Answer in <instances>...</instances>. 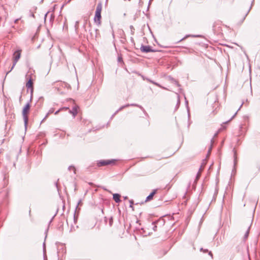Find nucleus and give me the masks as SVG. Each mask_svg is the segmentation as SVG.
<instances>
[{
  "mask_svg": "<svg viewBox=\"0 0 260 260\" xmlns=\"http://www.w3.org/2000/svg\"><path fill=\"white\" fill-rule=\"evenodd\" d=\"M102 9V4L98 3L96 8L95 14L94 18V21L98 25L101 24V11Z\"/></svg>",
  "mask_w": 260,
  "mask_h": 260,
  "instance_id": "obj_1",
  "label": "nucleus"
},
{
  "mask_svg": "<svg viewBox=\"0 0 260 260\" xmlns=\"http://www.w3.org/2000/svg\"><path fill=\"white\" fill-rule=\"evenodd\" d=\"M30 107V103H29V102H28L26 104L25 107L23 108V110H22V116H23V118L24 120V126H25V129H26V126H27V122H28V120L27 114L29 112Z\"/></svg>",
  "mask_w": 260,
  "mask_h": 260,
  "instance_id": "obj_2",
  "label": "nucleus"
},
{
  "mask_svg": "<svg viewBox=\"0 0 260 260\" xmlns=\"http://www.w3.org/2000/svg\"><path fill=\"white\" fill-rule=\"evenodd\" d=\"M116 161V159L100 160L97 161V166L100 167L109 165H114Z\"/></svg>",
  "mask_w": 260,
  "mask_h": 260,
  "instance_id": "obj_3",
  "label": "nucleus"
},
{
  "mask_svg": "<svg viewBox=\"0 0 260 260\" xmlns=\"http://www.w3.org/2000/svg\"><path fill=\"white\" fill-rule=\"evenodd\" d=\"M21 55V51L20 50H17L14 53V60H13V66L10 70V71L7 72V75L14 68L15 66L16 65L17 62L19 59Z\"/></svg>",
  "mask_w": 260,
  "mask_h": 260,
  "instance_id": "obj_4",
  "label": "nucleus"
},
{
  "mask_svg": "<svg viewBox=\"0 0 260 260\" xmlns=\"http://www.w3.org/2000/svg\"><path fill=\"white\" fill-rule=\"evenodd\" d=\"M140 50L142 52L148 53V52H153L155 51L152 49V47L150 46H145L142 45L140 47Z\"/></svg>",
  "mask_w": 260,
  "mask_h": 260,
  "instance_id": "obj_5",
  "label": "nucleus"
},
{
  "mask_svg": "<svg viewBox=\"0 0 260 260\" xmlns=\"http://www.w3.org/2000/svg\"><path fill=\"white\" fill-rule=\"evenodd\" d=\"M26 87L28 89H31V93L32 94V93L33 92V81H32V79H31V77H30L29 78L27 82H26Z\"/></svg>",
  "mask_w": 260,
  "mask_h": 260,
  "instance_id": "obj_6",
  "label": "nucleus"
},
{
  "mask_svg": "<svg viewBox=\"0 0 260 260\" xmlns=\"http://www.w3.org/2000/svg\"><path fill=\"white\" fill-rule=\"evenodd\" d=\"M79 108V107L78 106H75L72 110H70L69 112L70 113L72 114L74 117H75L77 113H78V109Z\"/></svg>",
  "mask_w": 260,
  "mask_h": 260,
  "instance_id": "obj_7",
  "label": "nucleus"
},
{
  "mask_svg": "<svg viewBox=\"0 0 260 260\" xmlns=\"http://www.w3.org/2000/svg\"><path fill=\"white\" fill-rule=\"evenodd\" d=\"M120 195L118 193H114L113 194V199L117 203H118L120 202Z\"/></svg>",
  "mask_w": 260,
  "mask_h": 260,
  "instance_id": "obj_8",
  "label": "nucleus"
},
{
  "mask_svg": "<svg viewBox=\"0 0 260 260\" xmlns=\"http://www.w3.org/2000/svg\"><path fill=\"white\" fill-rule=\"evenodd\" d=\"M156 190H154L146 199V202L150 201L153 198V197L155 194Z\"/></svg>",
  "mask_w": 260,
  "mask_h": 260,
  "instance_id": "obj_9",
  "label": "nucleus"
},
{
  "mask_svg": "<svg viewBox=\"0 0 260 260\" xmlns=\"http://www.w3.org/2000/svg\"><path fill=\"white\" fill-rule=\"evenodd\" d=\"M201 36L200 35H186L185 37H184L183 38H182L181 41L182 40H183L184 39H185L186 38H188V37H193V38H198V37H200Z\"/></svg>",
  "mask_w": 260,
  "mask_h": 260,
  "instance_id": "obj_10",
  "label": "nucleus"
},
{
  "mask_svg": "<svg viewBox=\"0 0 260 260\" xmlns=\"http://www.w3.org/2000/svg\"><path fill=\"white\" fill-rule=\"evenodd\" d=\"M129 106H135V107H139V108L142 109L144 112H145V110L144 109V108L141 106H140L139 105H138L136 104H129Z\"/></svg>",
  "mask_w": 260,
  "mask_h": 260,
  "instance_id": "obj_11",
  "label": "nucleus"
},
{
  "mask_svg": "<svg viewBox=\"0 0 260 260\" xmlns=\"http://www.w3.org/2000/svg\"><path fill=\"white\" fill-rule=\"evenodd\" d=\"M159 221H160V220H157L156 221H154L152 222V224L153 225V230L154 231H156V229H157V226L155 225L156 223H157L158 222H159Z\"/></svg>",
  "mask_w": 260,
  "mask_h": 260,
  "instance_id": "obj_12",
  "label": "nucleus"
},
{
  "mask_svg": "<svg viewBox=\"0 0 260 260\" xmlns=\"http://www.w3.org/2000/svg\"><path fill=\"white\" fill-rule=\"evenodd\" d=\"M218 135V132H217L216 133H215L214 135V137L211 140V145H212V144L214 143V141H213V139L214 138L217 137V136ZM211 148H212V145H211V147L209 150V151H210L211 149Z\"/></svg>",
  "mask_w": 260,
  "mask_h": 260,
  "instance_id": "obj_13",
  "label": "nucleus"
},
{
  "mask_svg": "<svg viewBox=\"0 0 260 260\" xmlns=\"http://www.w3.org/2000/svg\"><path fill=\"white\" fill-rule=\"evenodd\" d=\"M68 169L70 171L73 170V172H74V174L76 173V169H75L74 166H69V168H68Z\"/></svg>",
  "mask_w": 260,
  "mask_h": 260,
  "instance_id": "obj_14",
  "label": "nucleus"
},
{
  "mask_svg": "<svg viewBox=\"0 0 260 260\" xmlns=\"http://www.w3.org/2000/svg\"><path fill=\"white\" fill-rule=\"evenodd\" d=\"M173 83L176 85L178 87H179L180 86V84H179L178 82L176 80L174 79L173 78H172L171 79Z\"/></svg>",
  "mask_w": 260,
  "mask_h": 260,
  "instance_id": "obj_15",
  "label": "nucleus"
},
{
  "mask_svg": "<svg viewBox=\"0 0 260 260\" xmlns=\"http://www.w3.org/2000/svg\"><path fill=\"white\" fill-rule=\"evenodd\" d=\"M129 106V104H126L125 105H123L122 106H121V107H120L119 109H118V111H121L122 109H123L124 108H126V107H128Z\"/></svg>",
  "mask_w": 260,
  "mask_h": 260,
  "instance_id": "obj_16",
  "label": "nucleus"
},
{
  "mask_svg": "<svg viewBox=\"0 0 260 260\" xmlns=\"http://www.w3.org/2000/svg\"><path fill=\"white\" fill-rule=\"evenodd\" d=\"M253 2H254V0H252V3H251V6H250V8H249V10H248L247 12V13H246V14H245V16H244V19L245 18L246 16L247 15V14H248L249 13V12H250V10H251V8H252V5H253Z\"/></svg>",
  "mask_w": 260,
  "mask_h": 260,
  "instance_id": "obj_17",
  "label": "nucleus"
},
{
  "mask_svg": "<svg viewBox=\"0 0 260 260\" xmlns=\"http://www.w3.org/2000/svg\"><path fill=\"white\" fill-rule=\"evenodd\" d=\"M249 229H250V226L248 227V230H247L245 235H244V238H247L248 236V235H249Z\"/></svg>",
  "mask_w": 260,
  "mask_h": 260,
  "instance_id": "obj_18",
  "label": "nucleus"
},
{
  "mask_svg": "<svg viewBox=\"0 0 260 260\" xmlns=\"http://www.w3.org/2000/svg\"><path fill=\"white\" fill-rule=\"evenodd\" d=\"M201 172L199 171L196 176V181H197L199 179V178L201 176Z\"/></svg>",
  "mask_w": 260,
  "mask_h": 260,
  "instance_id": "obj_19",
  "label": "nucleus"
},
{
  "mask_svg": "<svg viewBox=\"0 0 260 260\" xmlns=\"http://www.w3.org/2000/svg\"><path fill=\"white\" fill-rule=\"evenodd\" d=\"M120 111H118V109L115 111V112L112 115L111 118H113Z\"/></svg>",
  "mask_w": 260,
  "mask_h": 260,
  "instance_id": "obj_20",
  "label": "nucleus"
},
{
  "mask_svg": "<svg viewBox=\"0 0 260 260\" xmlns=\"http://www.w3.org/2000/svg\"><path fill=\"white\" fill-rule=\"evenodd\" d=\"M118 62H122V58L121 56H119L118 57Z\"/></svg>",
  "mask_w": 260,
  "mask_h": 260,
  "instance_id": "obj_21",
  "label": "nucleus"
},
{
  "mask_svg": "<svg viewBox=\"0 0 260 260\" xmlns=\"http://www.w3.org/2000/svg\"><path fill=\"white\" fill-rule=\"evenodd\" d=\"M112 223H113V218L111 217L110 218V221H109V224L110 226L112 225Z\"/></svg>",
  "mask_w": 260,
  "mask_h": 260,
  "instance_id": "obj_22",
  "label": "nucleus"
},
{
  "mask_svg": "<svg viewBox=\"0 0 260 260\" xmlns=\"http://www.w3.org/2000/svg\"><path fill=\"white\" fill-rule=\"evenodd\" d=\"M81 202H82L81 200H80L78 201V204H77V205L76 206V209H78V206L81 204Z\"/></svg>",
  "mask_w": 260,
  "mask_h": 260,
  "instance_id": "obj_23",
  "label": "nucleus"
},
{
  "mask_svg": "<svg viewBox=\"0 0 260 260\" xmlns=\"http://www.w3.org/2000/svg\"><path fill=\"white\" fill-rule=\"evenodd\" d=\"M129 203H130V207H133V205L134 204L133 201V200L129 201Z\"/></svg>",
  "mask_w": 260,
  "mask_h": 260,
  "instance_id": "obj_24",
  "label": "nucleus"
},
{
  "mask_svg": "<svg viewBox=\"0 0 260 260\" xmlns=\"http://www.w3.org/2000/svg\"><path fill=\"white\" fill-rule=\"evenodd\" d=\"M200 250H201V251H203V252H208V249H203V248H201L200 249Z\"/></svg>",
  "mask_w": 260,
  "mask_h": 260,
  "instance_id": "obj_25",
  "label": "nucleus"
},
{
  "mask_svg": "<svg viewBox=\"0 0 260 260\" xmlns=\"http://www.w3.org/2000/svg\"><path fill=\"white\" fill-rule=\"evenodd\" d=\"M30 15L33 17H35V15H34V12H32L31 10L30 11Z\"/></svg>",
  "mask_w": 260,
  "mask_h": 260,
  "instance_id": "obj_26",
  "label": "nucleus"
},
{
  "mask_svg": "<svg viewBox=\"0 0 260 260\" xmlns=\"http://www.w3.org/2000/svg\"><path fill=\"white\" fill-rule=\"evenodd\" d=\"M236 152H235V153H234V163H235V164H236Z\"/></svg>",
  "mask_w": 260,
  "mask_h": 260,
  "instance_id": "obj_27",
  "label": "nucleus"
},
{
  "mask_svg": "<svg viewBox=\"0 0 260 260\" xmlns=\"http://www.w3.org/2000/svg\"><path fill=\"white\" fill-rule=\"evenodd\" d=\"M153 84H154V85H157V86H159V87H161V86L159 85V84L157 83L156 82H154V81L153 82Z\"/></svg>",
  "mask_w": 260,
  "mask_h": 260,
  "instance_id": "obj_28",
  "label": "nucleus"
},
{
  "mask_svg": "<svg viewBox=\"0 0 260 260\" xmlns=\"http://www.w3.org/2000/svg\"><path fill=\"white\" fill-rule=\"evenodd\" d=\"M146 80L149 81V82H151V83H153V82H154V81H152V80H150L149 79H148V78L146 79Z\"/></svg>",
  "mask_w": 260,
  "mask_h": 260,
  "instance_id": "obj_29",
  "label": "nucleus"
},
{
  "mask_svg": "<svg viewBox=\"0 0 260 260\" xmlns=\"http://www.w3.org/2000/svg\"><path fill=\"white\" fill-rule=\"evenodd\" d=\"M209 255H210L211 256V257L212 258L213 257V255H212V253L211 251H209V253H208Z\"/></svg>",
  "mask_w": 260,
  "mask_h": 260,
  "instance_id": "obj_30",
  "label": "nucleus"
},
{
  "mask_svg": "<svg viewBox=\"0 0 260 260\" xmlns=\"http://www.w3.org/2000/svg\"><path fill=\"white\" fill-rule=\"evenodd\" d=\"M131 41L133 43H134V39L133 37H131Z\"/></svg>",
  "mask_w": 260,
  "mask_h": 260,
  "instance_id": "obj_31",
  "label": "nucleus"
},
{
  "mask_svg": "<svg viewBox=\"0 0 260 260\" xmlns=\"http://www.w3.org/2000/svg\"><path fill=\"white\" fill-rule=\"evenodd\" d=\"M76 221H77V219L75 218V215H74V221L75 223H76Z\"/></svg>",
  "mask_w": 260,
  "mask_h": 260,
  "instance_id": "obj_32",
  "label": "nucleus"
},
{
  "mask_svg": "<svg viewBox=\"0 0 260 260\" xmlns=\"http://www.w3.org/2000/svg\"><path fill=\"white\" fill-rule=\"evenodd\" d=\"M131 30H134V28L133 25L130 26Z\"/></svg>",
  "mask_w": 260,
  "mask_h": 260,
  "instance_id": "obj_33",
  "label": "nucleus"
},
{
  "mask_svg": "<svg viewBox=\"0 0 260 260\" xmlns=\"http://www.w3.org/2000/svg\"><path fill=\"white\" fill-rule=\"evenodd\" d=\"M19 19H16L15 20V23H16L18 21H19Z\"/></svg>",
  "mask_w": 260,
  "mask_h": 260,
  "instance_id": "obj_34",
  "label": "nucleus"
},
{
  "mask_svg": "<svg viewBox=\"0 0 260 260\" xmlns=\"http://www.w3.org/2000/svg\"><path fill=\"white\" fill-rule=\"evenodd\" d=\"M237 112L235 113V114L233 116L231 119H233L235 116V115L237 114Z\"/></svg>",
  "mask_w": 260,
  "mask_h": 260,
  "instance_id": "obj_35",
  "label": "nucleus"
},
{
  "mask_svg": "<svg viewBox=\"0 0 260 260\" xmlns=\"http://www.w3.org/2000/svg\"><path fill=\"white\" fill-rule=\"evenodd\" d=\"M48 13V12H47V13L45 15V17H44V19H45H45H46V17H47V15Z\"/></svg>",
  "mask_w": 260,
  "mask_h": 260,
  "instance_id": "obj_36",
  "label": "nucleus"
},
{
  "mask_svg": "<svg viewBox=\"0 0 260 260\" xmlns=\"http://www.w3.org/2000/svg\"><path fill=\"white\" fill-rule=\"evenodd\" d=\"M177 97H178V102H177V103L179 104L180 103V100H179V96H178Z\"/></svg>",
  "mask_w": 260,
  "mask_h": 260,
  "instance_id": "obj_37",
  "label": "nucleus"
},
{
  "mask_svg": "<svg viewBox=\"0 0 260 260\" xmlns=\"http://www.w3.org/2000/svg\"><path fill=\"white\" fill-rule=\"evenodd\" d=\"M134 33V30H131V34L132 35H133Z\"/></svg>",
  "mask_w": 260,
  "mask_h": 260,
  "instance_id": "obj_38",
  "label": "nucleus"
},
{
  "mask_svg": "<svg viewBox=\"0 0 260 260\" xmlns=\"http://www.w3.org/2000/svg\"><path fill=\"white\" fill-rule=\"evenodd\" d=\"M59 111V110H58V111H56L55 113V115L57 114L58 113Z\"/></svg>",
  "mask_w": 260,
  "mask_h": 260,
  "instance_id": "obj_39",
  "label": "nucleus"
},
{
  "mask_svg": "<svg viewBox=\"0 0 260 260\" xmlns=\"http://www.w3.org/2000/svg\"><path fill=\"white\" fill-rule=\"evenodd\" d=\"M78 23V21H76L75 27H76V26L77 25Z\"/></svg>",
  "mask_w": 260,
  "mask_h": 260,
  "instance_id": "obj_40",
  "label": "nucleus"
},
{
  "mask_svg": "<svg viewBox=\"0 0 260 260\" xmlns=\"http://www.w3.org/2000/svg\"><path fill=\"white\" fill-rule=\"evenodd\" d=\"M242 105L243 104H242L240 107V108H239V109L238 110V111L240 110V109L241 108V107L242 106Z\"/></svg>",
  "mask_w": 260,
  "mask_h": 260,
  "instance_id": "obj_41",
  "label": "nucleus"
},
{
  "mask_svg": "<svg viewBox=\"0 0 260 260\" xmlns=\"http://www.w3.org/2000/svg\"><path fill=\"white\" fill-rule=\"evenodd\" d=\"M37 10V7H36L34 8V10Z\"/></svg>",
  "mask_w": 260,
  "mask_h": 260,
  "instance_id": "obj_42",
  "label": "nucleus"
},
{
  "mask_svg": "<svg viewBox=\"0 0 260 260\" xmlns=\"http://www.w3.org/2000/svg\"><path fill=\"white\" fill-rule=\"evenodd\" d=\"M43 1H44V0H41V2H40V3H43Z\"/></svg>",
  "mask_w": 260,
  "mask_h": 260,
  "instance_id": "obj_43",
  "label": "nucleus"
},
{
  "mask_svg": "<svg viewBox=\"0 0 260 260\" xmlns=\"http://www.w3.org/2000/svg\"><path fill=\"white\" fill-rule=\"evenodd\" d=\"M98 31V29H95V31L97 32Z\"/></svg>",
  "mask_w": 260,
  "mask_h": 260,
  "instance_id": "obj_44",
  "label": "nucleus"
},
{
  "mask_svg": "<svg viewBox=\"0 0 260 260\" xmlns=\"http://www.w3.org/2000/svg\"><path fill=\"white\" fill-rule=\"evenodd\" d=\"M124 199H127V197H124Z\"/></svg>",
  "mask_w": 260,
  "mask_h": 260,
  "instance_id": "obj_45",
  "label": "nucleus"
}]
</instances>
